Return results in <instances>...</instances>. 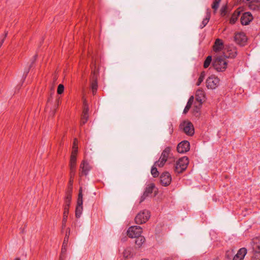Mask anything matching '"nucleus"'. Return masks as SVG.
<instances>
[{
	"label": "nucleus",
	"mask_w": 260,
	"mask_h": 260,
	"mask_svg": "<svg viewBox=\"0 0 260 260\" xmlns=\"http://www.w3.org/2000/svg\"><path fill=\"white\" fill-rule=\"evenodd\" d=\"M189 160L187 156L180 158L175 164L174 171L177 173H182L186 169Z\"/></svg>",
	"instance_id": "1"
},
{
	"label": "nucleus",
	"mask_w": 260,
	"mask_h": 260,
	"mask_svg": "<svg viewBox=\"0 0 260 260\" xmlns=\"http://www.w3.org/2000/svg\"><path fill=\"white\" fill-rule=\"evenodd\" d=\"M228 62L222 56H218L214 59L212 66L218 72H223L227 68Z\"/></svg>",
	"instance_id": "2"
},
{
	"label": "nucleus",
	"mask_w": 260,
	"mask_h": 260,
	"mask_svg": "<svg viewBox=\"0 0 260 260\" xmlns=\"http://www.w3.org/2000/svg\"><path fill=\"white\" fill-rule=\"evenodd\" d=\"M83 193L82 188L80 187L79 190V193L78 196L77 206L75 210L76 217L79 218L80 217L83 211Z\"/></svg>",
	"instance_id": "3"
},
{
	"label": "nucleus",
	"mask_w": 260,
	"mask_h": 260,
	"mask_svg": "<svg viewBox=\"0 0 260 260\" xmlns=\"http://www.w3.org/2000/svg\"><path fill=\"white\" fill-rule=\"evenodd\" d=\"M150 214V212L147 210H144L140 212L135 217V222L138 224L145 223L149 219Z\"/></svg>",
	"instance_id": "4"
},
{
	"label": "nucleus",
	"mask_w": 260,
	"mask_h": 260,
	"mask_svg": "<svg viewBox=\"0 0 260 260\" xmlns=\"http://www.w3.org/2000/svg\"><path fill=\"white\" fill-rule=\"evenodd\" d=\"M171 147H166L162 152L161 156L158 161H156L154 163V166H158L159 167H162L164 166L165 164L167 161L169 154L171 152Z\"/></svg>",
	"instance_id": "5"
},
{
	"label": "nucleus",
	"mask_w": 260,
	"mask_h": 260,
	"mask_svg": "<svg viewBox=\"0 0 260 260\" xmlns=\"http://www.w3.org/2000/svg\"><path fill=\"white\" fill-rule=\"evenodd\" d=\"M179 128L182 129L183 132L189 136H192L194 135V127L192 123L190 121H184L180 124Z\"/></svg>",
	"instance_id": "6"
},
{
	"label": "nucleus",
	"mask_w": 260,
	"mask_h": 260,
	"mask_svg": "<svg viewBox=\"0 0 260 260\" xmlns=\"http://www.w3.org/2000/svg\"><path fill=\"white\" fill-rule=\"evenodd\" d=\"M254 258L260 260V238L256 237L252 239L251 242Z\"/></svg>",
	"instance_id": "7"
},
{
	"label": "nucleus",
	"mask_w": 260,
	"mask_h": 260,
	"mask_svg": "<svg viewBox=\"0 0 260 260\" xmlns=\"http://www.w3.org/2000/svg\"><path fill=\"white\" fill-rule=\"evenodd\" d=\"M142 229L140 226H132L130 227L127 231V235L129 238H133L141 235Z\"/></svg>",
	"instance_id": "8"
},
{
	"label": "nucleus",
	"mask_w": 260,
	"mask_h": 260,
	"mask_svg": "<svg viewBox=\"0 0 260 260\" xmlns=\"http://www.w3.org/2000/svg\"><path fill=\"white\" fill-rule=\"evenodd\" d=\"M219 83V79L215 76L209 77L206 80V85L208 88L215 89L217 87Z\"/></svg>",
	"instance_id": "9"
},
{
	"label": "nucleus",
	"mask_w": 260,
	"mask_h": 260,
	"mask_svg": "<svg viewBox=\"0 0 260 260\" xmlns=\"http://www.w3.org/2000/svg\"><path fill=\"white\" fill-rule=\"evenodd\" d=\"M190 149V143L188 141L184 140L179 143L177 147V150L179 153H184Z\"/></svg>",
	"instance_id": "10"
},
{
	"label": "nucleus",
	"mask_w": 260,
	"mask_h": 260,
	"mask_svg": "<svg viewBox=\"0 0 260 260\" xmlns=\"http://www.w3.org/2000/svg\"><path fill=\"white\" fill-rule=\"evenodd\" d=\"M172 181L171 175L168 172L162 173L160 176V182L164 186L169 185Z\"/></svg>",
	"instance_id": "11"
},
{
	"label": "nucleus",
	"mask_w": 260,
	"mask_h": 260,
	"mask_svg": "<svg viewBox=\"0 0 260 260\" xmlns=\"http://www.w3.org/2000/svg\"><path fill=\"white\" fill-rule=\"evenodd\" d=\"M154 188L155 184L154 183H150L147 185L143 192V194L140 198V203L143 202L147 197L152 193Z\"/></svg>",
	"instance_id": "12"
},
{
	"label": "nucleus",
	"mask_w": 260,
	"mask_h": 260,
	"mask_svg": "<svg viewBox=\"0 0 260 260\" xmlns=\"http://www.w3.org/2000/svg\"><path fill=\"white\" fill-rule=\"evenodd\" d=\"M253 19V17L249 12L244 13L240 19L241 23L243 25H246L249 24Z\"/></svg>",
	"instance_id": "13"
},
{
	"label": "nucleus",
	"mask_w": 260,
	"mask_h": 260,
	"mask_svg": "<svg viewBox=\"0 0 260 260\" xmlns=\"http://www.w3.org/2000/svg\"><path fill=\"white\" fill-rule=\"evenodd\" d=\"M234 40L237 44L243 46L247 41V37L244 32H238L235 34Z\"/></svg>",
	"instance_id": "14"
},
{
	"label": "nucleus",
	"mask_w": 260,
	"mask_h": 260,
	"mask_svg": "<svg viewBox=\"0 0 260 260\" xmlns=\"http://www.w3.org/2000/svg\"><path fill=\"white\" fill-rule=\"evenodd\" d=\"M76 157L73 154L70 158V177L74 178L76 173Z\"/></svg>",
	"instance_id": "15"
},
{
	"label": "nucleus",
	"mask_w": 260,
	"mask_h": 260,
	"mask_svg": "<svg viewBox=\"0 0 260 260\" xmlns=\"http://www.w3.org/2000/svg\"><path fill=\"white\" fill-rule=\"evenodd\" d=\"M80 167V169H82V171L80 175L81 176H86L88 174V172L90 170L91 168L88 162L85 160H83L82 161Z\"/></svg>",
	"instance_id": "16"
},
{
	"label": "nucleus",
	"mask_w": 260,
	"mask_h": 260,
	"mask_svg": "<svg viewBox=\"0 0 260 260\" xmlns=\"http://www.w3.org/2000/svg\"><path fill=\"white\" fill-rule=\"evenodd\" d=\"M205 98V92L202 89H198L196 93V100L198 102V104H199L200 105H202Z\"/></svg>",
	"instance_id": "17"
},
{
	"label": "nucleus",
	"mask_w": 260,
	"mask_h": 260,
	"mask_svg": "<svg viewBox=\"0 0 260 260\" xmlns=\"http://www.w3.org/2000/svg\"><path fill=\"white\" fill-rule=\"evenodd\" d=\"M223 54L226 58H234L237 55V49L235 47L229 48L226 52H224Z\"/></svg>",
	"instance_id": "18"
},
{
	"label": "nucleus",
	"mask_w": 260,
	"mask_h": 260,
	"mask_svg": "<svg viewBox=\"0 0 260 260\" xmlns=\"http://www.w3.org/2000/svg\"><path fill=\"white\" fill-rule=\"evenodd\" d=\"M223 48V41L220 39H216L213 46V51L215 52L221 51Z\"/></svg>",
	"instance_id": "19"
},
{
	"label": "nucleus",
	"mask_w": 260,
	"mask_h": 260,
	"mask_svg": "<svg viewBox=\"0 0 260 260\" xmlns=\"http://www.w3.org/2000/svg\"><path fill=\"white\" fill-rule=\"evenodd\" d=\"M249 8L253 11H260V1L252 0L249 2L248 5Z\"/></svg>",
	"instance_id": "20"
},
{
	"label": "nucleus",
	"mask_w": 260,
	"mask_h": 260,
	"mask_svg": "<svg viewBox=\"0 0 260 260\" xmlns=\"http://www.w3.org/2000/svg\"><path fill=\"white\" fill-rule=\"evenodd\" d=\"M241 9V8L239 7L236 10H235L233 14L232 15V16L230 19V23L231 24H234L236 22L239 15H240L241 12L242 11V10H240Z\"/></svg>",
	"instance_id": "21"
},
{
	"label": "nucleus",
	"mask_w": 260,
	"mask_h": 260,
	"mask_svg": "<svg viewBox=\"0 0 260 260\" xmlns=\"http://www.w3.org/2000/svg\"><path fill=\"white\" fill-rule=\"evenodd\" d=\"M94 68L92 70L90 76V81H98V78L99 76V71L96 69L95 63L94 64Z\"/></svg>",
	"instance_id": "22"
},
{
	"label": "nucleus",
	"mask_w": 260,
	"mask_h": 260,
	"mask_svg": "<svg viewBox=\"0 0 260 260\" xmlns=\"http://www.w3.org/2000/svg\"><path fill=\"white\" fill-rule=\"evenodd\" d=\"M63 213V218L62 220V230L65 228L68 219V216L69 212V209L64 208Z\"/></svg>",
	"instance_id": "23"
},
{
	"label": "nucleus",
	"mask_w": 260,
	"mask_h": 260,
	"mask_svg": "<svg viewBox=\"0 0 260 260\" xmlns=\"http://www.w3.org/2000/svg\"><path fill=\"white\" fill-rule=\"evenodd\" d=\"M202 105H200L199 104H197L196 103H194V105L193 107V109L192 110V114L196 117H199L200 115V109Z\"/></svg>",
	"instance_id": "24"
},
{
	"label": "nucleus",
	"mask_w": 260,
	"mask_h": 260,
	"mask_svg": "<svg viewBox=\"0 0 260 260\" xmlns=\"http://www.w3.org/2000/svg\"><path fill=\"white\" fill-rule=\"evenodd\" d=\"M193 100H194L193 96H191L189 98V99H188L187 104L183 110V114H186L188 112V111L189 110V109L191 108V106H192V105L193 104Z\"/></svg>",
	"instance_id": "25"
},
{
	"label": "nucleus",
	"mask_w": 260,
	"mask_h": 260,
	"mask_svg": "<svg viewBox=\"0 0 260 260\" xmlns=\"http://www.w3.org/2000/svg\"><path fill=\"white\" fill-rule=\"evenodd\" d=\"M135 238H136L135 242V244L138 246V247H140L145 241V238L144 237L141 235Z\"/></svg>",
	"instance_id": "26"
},
{
	"label": "nucleus",
	"mask_w": 260,
	"mask_h": 260,
	"mask_svg": "<svg viewBox=\"0 0 260 260\" xmlns=\"http://www.w3.org/2000/svg\"><path fill=\"white\" fill-rule=\"evenodd\" d=\"M123 256L126 258L133 257V253L132 252V248L131 247H127L123 252Z\"/></svg>",
	"instance_id": "27"
},
{
	"label": "nucleus",
	"mask_w": 260,
	"mask_h": 260,
	"mask_svg": "<svg viewBox=\"0 0 260 260\" xmlns=\"http://www.w3.org/2000/svg\"><path fill=\"white\" fill-rule=\"evenodd\" d=\"M72 196L69 193V194H66L65 199H64V208H67V209H69L70 203L71 201Z\"/></svg>",
	"instance_id": "28"
},
{
	"label": "nucleus",
	"mask_w": 260,
	"mask_h": 260,
	"mask_svg": "<svg viewBox=\"0 0 260 260\" xmlns=\"http://www.w3.org/2000/svg\"><path fill=\"white\" fill-rule=\"evenodd\" d=\"M247 253V249L245 248H241L238 251L236 255L241 257L242 258L244 259L245 255Z\"/></svg>",
	"instance_id": "29"
},
{
	"label": "nucleus",
	"mask_w": 260,
	"mask_h": 260,
	"mask_svg": "<svg viewBox=\"0 0 260 260\" xmlns=\"http://www.w3.org/2000/svg\"><path fill=\"white\" fill-rule=\"evenodd\" d=\"M221 2V0H214L213 2V3L211 5L212 8L213 9V12L214 13L216 12V11L217 10L219 4Z\"/></svg>",
	"instance_id": "30"
},
{
	"label": "nucleus",
	"mask_w": 260,
	"mask_h": 260,
	"mask_svg": "<svg viewBox=\"0 0 260 260\" xmlns=\"http://www.w3.org/2000/svg\"><path fill=\"white\" fill-rule=\"evenodd\" d=\"M93 94H95L98 89V81H90Z\"/></svg>",
	"instance_id": "31"
},
{
	"label": "nucleus",
	"mask_w": 260,
	"mask_h": 260,
	"mask_svg": "<svg viewBox=\"0 0 260 260\" xmlns=\"http://www.w3.org/2000/svg\"><path fill=\"white\" fill-rule=\"evenodd\" d=\"M89 108L86 100H83L82 114H88Z\"/></svg>",
	"instance_id": "32"
},
{
	"label": "nucleus",
	"mask_w": 260,
	"mask_h": 260,
	"mask_svg": "<svg viewBox=\"0 0 260 260\" xmlns=\"http://www.w3.org/2000/svg\"><path fill=\"white\" fill-rule=\"evenodd\" d=\"M211 61L212 56L210 55L208 56L204 62V68H207L210 64Z\"/></svg>",
	"instance_id": "33"
},
{
	"label": "nucleus",
	"mask_w": 260,
	"mask_h": 260,
	"mask_svg": "<svg viewBox=\"0 0 260 260\" xmlns=\"http://www.w3.org/2000/svg\"><path fill=\"white\" fill-rule=\"evenodd\" d=\"M37 54H36L34 56V57H33V58L32 59L31 62L30 64L29 65V67L28 69L24 71V74H25V77H26L27 74L28 73L30 69L33 66V64H34V63H35V61H36V60L37 59Z\"/></svg>",
	"instance_id": "34"
},
{
	"label": "nucleus",
	"mask_w": 260,
	"mask_h": 260,
	"mask_svg": "<svg viewBox=\"0 0 260 260\" xmlns=\"http://www.w3.org/2000/svg\"><path fill=\"white\" fill-rule=\"evenodd\" d=\"M88 114H82L81 118V125L85 124L88 119Z\"/></svg>",
	"instance_id": "35"
},
{
	"label": "nucleus",
	"mask_w": 260,
	"mask_h": 260,
	"mask_svg": "<svg viewBox=\"0 0 260 260\" xmlns=\"http://www.w3.org/2000/svg\"><path fill=\"white\" fill-rule=\"evenodd\" d=\"M69 242L68 239H66L64 238V240L62 243V248H61V251L62 253H66L67 251V247L68 245V243Z\"/></svg>",
	"instance_id": "36"
},
{
	"label": "nucleus",
	"mask_w": 260,
	"mask_h": 260,
	"mask_svg": "<svg viewBox=\"0 0 260 260\" xmlns=\"http://www.w3.org/2000/svg\"><path fill=\"white\" fill-rule=\"evenodd\" d=\"M220 12L221 16H225L228 13V6L226 5L222 6L220 9Z\"/></svg>",
	"instance_id": "37"
},
{
	"label": "nucleus",
	"mask_w": 260,
	"mask_h": 260,
	"mask_svg": "<svg viewBox=\"0 0 260 260\" xmlns=\"http://www.w3.org/2000/svg\"><path fill=\"white\" fill-rule=\"evenodd\" d=\"M205 72L204 71H203L201 72L200 75V77L198 79V80L197 82V86H199L201 83L203 81L204 78H205Z\"/></svg>",
	"instance_id": "38"
},
{
	"label": "nucleus",
	"mask_w": 260,
	"mask_h": 260,
	"mask_svg": "<svg viewBox=\"0 0 260 260\" xmlns=\"http://www.w3.org/2000/svg\"><path fill=\"white\" fill-rule=\"evenodd\" d=\"M151 173L153 177L156 178L158 176L159 172L156 167L153 166L151 170Z\"/></svg>",
	"instance_id": "39"
},
{
	"label": "nucleus",
	"mask_w": 260,
	"mask_h": 260,
	"mask_svg": "<svg viewBox=\"0 0 260 260\" xmlns=\"http://www.w3.org/2000/svg\"><path fill=\"white\" fill-rule=\"evenodd\" d=\"M64 87L63 84H59L57 89V93L58 94H61L64 91Z\"/></svg>",
	"instance_id": "40"
},
{
	"label": "nucleus",
	"mask_w": 260,
	"mask_h": 260,
	"mask_svg": "<svg viewBox=\"0 0 260 260\" xmlns=\"http://www.w3.org/2000/svg\"><path fill=\"white\" fill-rule=\"evenodd\" d=\"M209 20H208L207 19L204 18L203 20L202 21V24L200 25V28H204L208 23Z\"/></svg>",
	"instance_id": "41"
},
{
	"label": "nucleus",
	"mask_w": 260,
	"mask_h": 260,
	"mask_svg": "<svg viewBox=\"0 0 260 260\" xmlns=\"http://www.w3.org/2000/svg\"><path fill=\"white\" fill-rule=\"evenodd\" d=\"M70 234H71V229L70 228H68L67 229L64 238L67 239H69V237H70Z\"/></svg>",
	"instance_id": "42"
},
{
	"label": "nucleus",
	"mask_w": 260,
	"mask_h": 260,
	"mask_svg": "<svg viewBox=\"0 0 260 260\" xmlns=\"http://www.w3.org/2000/svg\"><path fill=\"white\" fill-rule=\"evenodd\" d=\"M210 17H211L210 10L209 9H207V11H206V17L205 18L207 19L208 20H209L210 19Z\"/></svg>",
	"instance_id": "43"
},
{
	"label": "nucleus",
	"mask_w": 260,
	"mask_h": 260,
	"mask_svg": "<svg viewBox=\"0 0 260 260\" xmlns=\"http://www.w3.org/2000/svg\"><path fill=\"white\" fill-rule=\"evenodd\" d=\"M78 148L77 146V139L76 138L74 139L73 142V148Z\"/></svg>",
	"instance_id": "44"
},
{
	"label": "nucleus",
	"mask_w": 260,
	"mask_h": 260,
	"mask_svg": "<svg viewBox=\"0 0 260 260\" xmlns=\"http://www.w3.org/2000/svg\"><path fill=\"white\" fill-rule=\"evenodd\" d=\"M77 152H78V148H73V151H72V154H71V156L73 154H74L76 157V155H77Z\"/></svg>",
	"instance_id": "45"
},
{
	"label": "nucleus",
	"mask_w": 260,
	"mask_h": 260,
	"mask_svg": "<svg viewBox=\"0 0 260 260\" xmlns=\"http://www.w3.org/2000/svg\"><path fill=\"white\" fill-rule=\"evenodd\" d=\"M7 35H8V31H7V32L5 31L4 38L0 42V47L2 46V45H3V44L4 42V39L7 37Z\"/></svg>",
	"instance_id": "46"
},
{
	"label": "nucleus",
	"mask_w": 260,
	"mask_h": 260,
	"mask_svg": "<svg viewBox=\"0 0 260 260\" xmlns=\"http://www.w3.org/2000/svg\"><path fill=\"white\" fill-rule=\"evenodd\" d=\"M72 187H69V188L66 192V194H69V193H70V194L72 196Z\"/></svg>",
	"instance_id": "47"
},
{
	"label": "nucleus",
	"mask_w": 260,
	"mask_h": 260,
	"mask_svg": "<svg viewBox=\"0 0 260 260\" xmlns=\"http://www.w3.org/2000/svg\"><path fill=\"white\" fill-rule=\"evenodd\" d=\"M66 253H62V251H61V254L59 256V260H64L65 258Z\"/></svg>",
	"instance_id": "48"
},
{
	"label": "nucleus",
	"mask_w": 260,
	"mask_h": 260,
	"mask_svg": "<svg viewBox=\"0 0 260 260\" xmlns=\"http://www.w3.org/2000/svg\"><path fill=\"white\" fill-rule=\"evenodd\" d=\"M233 260H243V258H242L241 257L237 255H235V256L233 258Z\"/></svg>",
	"instance_id": "49"
},
{
	"label": "nucleus",
	"mask_w": 260,
	"mask_h": 260,
	"mask_svg": "<svg viewBox=\"0 0 260 260\" xmlns=\"http://www.w3.org/2000/svg\"><path fill=\"white\" fill-rule=\"evenodd\" d=\"M170 129V134H172L173 132V127L172 124H171L169 127Z\"/></svg>",
	"instance_id": "50"
},
{
	"label": "nucleus",
	"mask_w": 260,
	"mask_h": 260,
	"mask_svg": "<svg viewBox=\"0 0 260 260\" xmlns=\"http://www.w3.org/2000/svg\"><path fill=\"white\" fill-rule=\"evenodd\" d=\"M73 178H71L70 177V181H69V183L70 184V187H72V184H73Z\"/></svg>",
	"instance_id": "51"
},
{
	"label": "nucleus",
	"mask_w": 260,
	"mask_h": 260,
	"mask_svg": "<svg viewBox=\"0 0 260 260\" xmlns=\"http://www.w3.org/2000/svg\"><path fill=\"white\" fill-rule=\"evenodd\" d=\"M56 102H57V105H58L59 103V99L57 100H56Z\"/></svg>",
	"instance_id": "52"
},
{
	"label": "nucleus",
	"mask_w": 260,
	"mask_h": 260,
	"mask_svg": "<svg viewBox=\"0 0 260 260\" xmlns=\"http://www.w3.org/2000/svg\"><path fill=\"white\" fill-rule=\"evenodd\" d=\"M15 260H20V258L19 257H17L15 259Z\"/></svg>",
	"instance_id": "53"
},
{
	"label": "nucleus",
	"mask_w": 260,
	"mask_h": 260,
	"mask_svg": "<svg viewBox=\"0 0 260 260\" xmlns=\"http://www.w3.org/2000/svg\"><path fill=\"white\" fill-rule=\"evenodd\" d=\"M141 260H148V259H146V258H144V259H141Z\"/></svg>",
	"instance_id": "54"
}]
</instances>
